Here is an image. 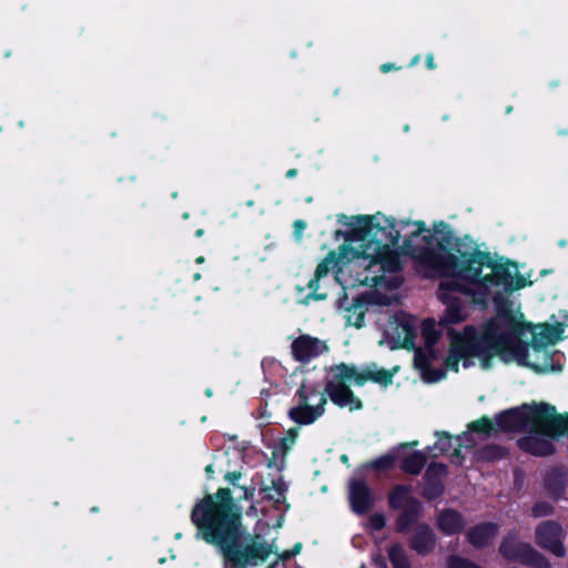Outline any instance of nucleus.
I'll return each instance as SVG.
<instances>
[{
  "mask_svg": "<svg viewBox=\"0 0 568 568\" xmlns=\"http://www.w3.org/2000/svg\"><path fill=\"white\" fill-rule=\"evenodd\" d=\"M241 490L243 491V498L244 499H251L254 496V488L248 489L246 487H241Z\"/></svg>",
  "mask_w": 568,
  "mask_h": 568,
  "instance_id": "473e14b6",
  "label": "nucleus"
},
{
  "mask_svg": "<svg viewBox=\"0 0 568 568\" xmlns=\"http://www.w3.org/2000/svg\"><path fill=\"white\" fill-rule=\"evenodd\" d=\"M426 63H427V67L429 69H434L435 68L434 58H433L432 54L427 55Z\"/></svg>",
  "mask_w": 568,
  "mask_h": 568,
  "instance_id": "72a5a7b5",
  "label": "nucleus"
},
{
  "mask_svg": "<svg viewBox=\"0 0 568 568\" xmlns=\"http://www.w3.org/2000/svg\"><path fill=\"white\" fill-rule=\"evenodd\" d=\"M497 531V525L491 523L481 524L469 530L468 540L473 546L477 548L485 547L494 539Z\"/></svg>",
  "mask_w": 568,
  "mask_h": 568,
  "instance_id": "f3484780",
  "label": "nucleus"
},
{
  "mask_svg": "<svg viewBox=\"0 0 568 568\" xmlns=\"http://www.w3.org/2000/svg\"><path fill=\"white\" fill-rule=\"evenodd\" d=\"M426 463L425 454L420 452H415L408 456H406L402 463V469L406 473L417 475L423 469Z\"/></svg>",
  "mask_w": 568,
  "mask_h": 568,
  "instance_id": "aec40b11",
  "label": "nucleus"
},
{
  "mask_svg": "<svg viewBox=\"0 0 568 568\" xmlns=\"http://www.w3.org/2000/svg\"><path fill=\"white\" fill-rule=\"evenodd\" d=\"M256 510H257V509H256V507L253 505V506H251V508L248 509L247 515H248V516H250V515H252V514L256 515Z\"/></svg>",
  "mask_w": 568,
  "mask_h": 568,
  "instance_id": "ea45409f",
  "label": "nucleus"
},
{
  "mask_svg": "<svg viewBox=\"0 0 568 568\" xmlns=\"http://www.w3.org/2000/svg\"><path fill=\"white\" fill-rule=\"evenodd\" d=\"M446 474V466L444 464H430L426 470L425 478L426 480L435 479L440 480V478Z\"/></svg>",
  "mask_w": 568,
  "mask_h": 568,
  "instance_id": "393cba45",
  "label": "nucleus"
},
{
  "mask_svg": "<svg viewBox=\"0 0 568 568\" xmlns=\"http://www.w3.org/2000/svg\"><path fill=\"white\" fill-rule=\"evenodd\" d=\"M398 368V366H394L392 369H385L374 363L362 368L346 364L336 365L327 373L325 390L335 405L349 410L361 409L362 402L349 387L352 385L363 386L368 381L388 386Z\"/></svg>",
  "mask_w": 568,
  "mask_h": 568,
  "instance_id": "39448f33",
  "label": "nucleus"
},
{
  "mask_svg": "<svg viewBox=\"0 0 568 568\" xmlns=\"http://www.w3.org/2000/svg\"><path fill=\"white\" fill-rule=\"evenodd\" d=\"M388 557L394 568H409L406 551L400 545H393L388 550Z\"/></svg>",
  "mask_w": 568,
  "mask_h": 568,
  "instance_id": "412c9836",
  "label": "nucleus"
},
{
  "mask_svg": "<svg viewBox=\"0 0 568 568\" xmlns=\"http://www.w3.org/2000/svg\"><path fill=\"white\" fill-rule=\"evenodd\" d=\"M192 521L197 527V537L219 547L224 568H247L264 562L276 551L273 544L260 535L242 537L241 509L234 504L231 491L220 488L197 503L192 511Z\"/></svg>",
  "mask_w": 568,
  "mask_h": 568,
  "instance_id": "20e7f679",
  "label": "nucleus"
},
{
  "mask_svg": "<svg viewBox=\"0 0 568 568\" xmlns=\"http://www.w3.org/2000/svg\"><path fill=\"white\" fill-rule=\"evenodd\" d=\"M284 516L283 514L278 517L276 524L274 525L275 528H281L283 526Z\"/></svg>",
  "mask_w": 568,
  "mask_h": 568,
  "instance_id": "c9c22d12",
  "label": "nucleus"
},
{
  "mask_svg": "<svg viewBox=\"0 0 568 568\" xmlns=\"http://www.w3.org/2000/svg\"><path fill=\"white\" fill-rule=\"evenodd\" d=\"M437 442L433 447H429V453L434 456L443 453H448L453 447V439L446 433H436Z\"/></svg>",
  "mask_w": 568,
  "mask_h": 568,
  "instance_id": "5701e85b",
  "label": "nucleus"
},
{
  "mask_svg": "<svg viewBox=\"0 0 568 568\" xmlns=\"http://www.w3.org/2000/svg\"><path fill=\"white\" fill-rule=\"evenodd\" d=\"M454 457H455L456 459H458V458H459V449H458V448H454Z\"/></svg>",
  "mask_w": 568,
  "mask_h": 568,
  "instance_id": "37998d69",
  "label": "nucleus"
},
{
  "mask_svg": "<svg viewBox=\"0 0 568 568\" xmlns=\"http://www.w3.org/2000/svg\"><path fill=\"white\" fill-rule=\"evenodd\" d=\"M337 221L349 227L342 234L345 243L338 252H329L317 265L314 278L304 300H324L326 293H317L320 281L335 270V281L344 291L355 286H369V291L353 297L351 305L341 301L339 308L348 325L362 327L365 313L373 305H389L397 298L396 290L402 284L399 255L393 247L403 236L407 239L409 224L414 221H395L382 213L374 215L341 214Z\"/></svg>",
  "mask_w": 568,
  "mask_h": 568,
  "instance_id": "f03ea898",
  "label": "nucleus"
},
{
  "mask_svg": "<svg viewBox=\"0 0 568 568\" xmlns=\"http://www.w3.org/2000/svg\"><path fill=\"white\" fill-rule=\"evenodd\" d=\"M326 402L325 393L304 383L298 389V404L291 408L290 417L297 424H312L324 414Z\"/></svg>",
  "mask_w": 568,
  "mask_h": 568,
  "instance_id": "1a4fd4ad",
  "label": "nucleus"
},
{
  "mask_svg": "<svg viewBox=\"0 0 568 568\" xmlns=\"http://www.w3.org/2000/svg\"><path fill=\"white\" fill-rule=\"evenodd\" d=\"M418 61H419V55H416V57L412 60V63H410V64H412V65H415V64H417V63H418Z\"/></svg>",
  "mask_w": 568,
  "mask_h": 568,
  "instance_id": "79ce46f5",
  "label": "nucleus"
},
{
  "mask_svg": "<svg viewBox=\"0 0 568 568\" xmlns=\"http://www.w3.org/2000/svg\"><path fill=\"white\" fill-rule=\"evenodd\" d=\"M296 174H297V171H296L295 169H291V170H288V171L286 172V176H287L288 179H292V178L296 176Z\"/></svg>",
  "mask_w": 568,
  "mask_h": 568,
  "instance_id": "e433bc0d",
  "label": "nucleus"
},
{
  "mask_svg": "<svg viewBox=\"0 0 568 568\" xmlns=\"http://www.w3.org/2000/svg\"><path fill=\"white\" fill-rule=\"evenodd\" d=\"M376 564L381 567V568H386V562L383 558H379V559H376Z\"/></svg>",
  "mask_w": 568,
  "mask_h": 568,
  "instance_id": "58836bf2",
  "label": "nucleus"
},
{
  "mask_svg": "<svg viewBox=\"0 0 568 568\" xmlns=\"http://www.w3.org/2000/svg\"><path fill=\"white\" fill-rule=\"evenodd\" d=\"M499 551L508 560H520L537 568H549V564L544 556L529 544L517 541L511 535L504 538Z\"/></svg>",
  "mask_w": 568,
  "mask_h": 568,
  "instance_id": "9b49d317",
  "label": "nucleus"
},
{
  "mask_svg": "<svg viewBox=\"0 0 568 568\" xmlns=\"http://www.w3.org/2000/svg\"><path fill=\"white\" fill-rule=\"evenodd\" d=\"M196 262H197V263H203V262H204V257H203V256L197 257V258H196Z\"/></svg>",
  "mask_w": 568,
  "mask_h": 568,
  "instance_id": "a18cd8bd",
  "label": "nucleus"
},
{
  "mask_svg": "<svg viewBox=\"0 0 568 568\" xmlns=\"http://www.w3.org/2000/svg\"><path fill=\"white\" fill-rule=\"evenodd\" d=\"M205 471L209 477H212L213 473H214V469H213V465H207L205 467Z\"/></svg>",
  "mask_w": 568,
  "mask_h": 568,
  "instance_id": "4c0bfd02",
  "label": "nucleus"
},
{
  "mask_svg": "<svg viewBox=\"0 0 568 568\" xmlns=\"http://www.w3.org/2000/svg\"><path fill=\"white\" fill-rule=\"evenodd\" d=\"M549 490L550 493L554 495V496H558L559 495V490L558 489H552L550 486H549Z\"/></svg>",
  "mask_w": 568,
  "mask_h": 568,
  "instance_id": "a19ab883",
  "label": "nucleus"
},
{
  "mask_svg": "<svg viewBox=\"0 0 568 568\" xmlns=\"http://www.w3.org/2000/svg\"><path fill=\"white\" fill-rule=\"evenodd\" d=\"M361 568H365V566H361Z\"/></svg>",
  "mask_w": 568,
  "mask_h": 568,
  "instance_id": "8fccbe9b",
  "label": "nucleus"
},
{
  "mask_svg": "<svg viewBox=\"0 0 568 568\" xmlns=\"http://www.w3.org/2000/svg\"><path fill=\"white\" fill-rule=\"evenodd\" d=\"M389 505L394 509H402L396 520V530L406 531L418 518L422 511V504L410 496V489L406 486H396L389 494Z\"/></svg>",
  "mask_w": 568,
  "mask_h": 568,
  "instance_id": "9d476101",
  "label": "nucleus"
},
{
  "mask_svg": "<svg viewBox=\"0 0 568 568\" xmlns=\"http://www.w3.org/2000/svg\"><path fill=\"white\" fill-rule=\"evenodd\" d=\"M286 491L287 485L280 474L264 480L260 489L263 499L273 503L276 507L284 505L285 510L288 509V505L285 504Z\"/></svg>",
  "mask_w": 568,
  "mask_h": 568,
  "instance_id": "2eb2a0df",
  "label": "nucleus"
},
{
  "mask_svg": "<svg viewBox=\"0 0 568 568\" xmlns=\"http://www.w3.org/2000/svg\"><path fill=\"white\" fill-rule=\"evenodd\" d=\"M386 519L383 514H373L366 524L369 531H378L385 527Z\"/></svg>",
  "mask_w": 568,
  "mask_h": 568,
  "instance_id": "bb28decb",
  "label": "nucleus"
},
{
  "mask_svg": "<svg viewBox=\"0 0 568 568\" xmlns=\"http://www.w3.org/2000/svg\"><path fill=\"white\" fill-rule=\"evenodd\" d=\"M175 538H178V539H179V538H181V534H180V532H179V534H176V535H175Z\"/></svg>",
  "mask_w": 568,
  "mask_h": 568,
  "instance_id": "de8ad7c7",
  "label": "nucleus"
},
{
  "mask_svg": "<svg viewBox=\"0 0 568 568\" xmlns=\"http://www.w3.org/2000/svg\"><path fill=\"white\" fill-rule=\"evenodd\" d=\"M542 417L529 425L524 437L518 440L519 447L534 455L546 456L552 453V438L568 432V415H559L555 407L544 405Z\"/></svg>",
  "mask_w": 568,
  "mask_h": 568,
  "instance_id": "0eeeda50",
  "label": "nucleus"
},
{
  "mask_svg": "<svg viewBox=\"0 0 568 568\" xmlns=\"http://www.w3.org/2000/svg\"><path fill=\"white\" fill-rule=\"evenodd\" d=\"M427 484H426V487L424 489V495L427 497V498H435L437 496H439L443 491V485L440 483V480H435V479H430V480H426Z\"/></svg>",
  "mask_w": 568,
  "mask_h": 568,
  "instance_id": "a878e982",
  "label": "nucleus"
},
{
  "mask_svg": "<svg viewBox=\"0 0 568 568\" xmlns=\"http://www.w3.org/2000/svg\"><path fill=\"white\" fill-rule=\"evenodd\" d=\"M436 545L433 529L427 525H418L410 538V548L419 555L429 554Z\"/></svg>",
  "mask_w": 568,
  "mask_h": 568,
  "instance_id": "dca6fc26",
  "label": "nucleus"
},
{
  "mask_svg": "<svg viewBox=\"0 0 568 568\" xmlns=\"http://www.w3.org/2000/svg\"><path fill=\"white\" fill-rule=\"evenodd\" d=\"M242 474L240 471H230L225 475V480L231 485H236V483L241 479Z\"/></svg>",
  "mask_w": 568,
  "mask_h": 568,
  "instance_id": "7c9ffc66",
  "label": "nucleus"
},
{
  "mask_svg": "<svg viewBox=\"0 0 568 568\" xmlns=\"http://www.w3.org/2000/svg\"><path fill=\"white\" fill-rule=\"evenodd\" d=\"M547 327L546 334L557 333L558 342L568 336V313L560 311L557 315L550 317V323H544Z\"/></svg>",
  "mask_w": 568,
  "mask_h": 568,
  "instance_id": "6ab92c4d",
  "label": "nucleus"
},
{
  "mask_svg": "<svg viewBox=\"0 0 568 568\" xmlns=\"http://www.w3.org/2000/svg\"><path fill=\"white\" fill-rule=\"evenodd\" d=\"M297 436H298L297 428L288 429L286 432V434L284 435V437L281 438V440L276 447L275 454H282V455L287 454V452H290L293 448V446L295 445Z\"/></svg>",
  "mask_w": 568,
  "mask_h": 568,
  "instance_id": "4be33fe9",
  "label": "nucleus"
},
{
  "mask_svg": "<svg viewBox=\"0 0 568 568\" xmlns=\"http://www.w3.org/2000/svg\"><path fill=\"white\" fill-rule=\"evenodd\" d=\"M403 252L410 256L417 268L429 277H439L437 298L445 310L436 322L426 318L420 324L424 348L415 352L414 364L420 377L427 383H436L446 376L445 359L449 352V325H457L469 317L468 305L460 298L464 295L475 305L487 307L493 303L499 307L508 294L531 284L521 275L516 264L496 261L489 252L466 243L445 246L436 236L446 223L433 224V230L422 221L409 224Z\"/></svg>",
  "mask_w": 568,
  "mask_h": 568,
  "instance_id": "f257e3e1",
  "label": "nucleus"
},
{
  "mask_svg": "<svg viewBox=\"0 0 568 568\" xmlns=\"http://www.w3.org/2000/svg\"><path fill=\"white\" fill-rule=\"evenodd\" d=\"M448 568H480L479 566L459 558V557H452L448 561Z\"/></svg>",
  "mask_w": 568,
  "mask_h": 568,
  "instance_id": "c85d7f7f",
  "label": "nucleus"
},
{
  "mask_svg": "<svg viewBox=\"0 0 568 568\" xmlns=\"http://www.w3.org/2000/svg\"><path fill=\"white\" fill-rule=\"evenodd\" d=\"M393 69H395V68H394V65H393V64H390V63H385V64H383V65L381 67V70H382L383 72H388V71H390V70H393Z\"/></svg>",
  "mask_w": 568,
  "mask_h": 568,
  "instance_id": "f704fd0d",
  "label": "nucleus"
},
{
  "mask_svg": "<svg viewBox=\"0 0 568 568\" xmlns=\"http://www.w3.org/2000/svg\"><path fill=\"white\" fill-rule=\"evenodd\" d=\"M292 351L297 361L308 362L325 353L327 346L325 342L316 337L302 335L293 342Z\"/></svg>",
  "mask_w": 568,
  "mask_h": 568,
  "instance_id": "4468645a",
  "label": "nucleus"
},
{
  "mask_svg": "<svg viewBox=\"0 0 568 568\" xmlns=\"http://www.w3.org/2000/svg\"><path fill=\"white\" fill-rule=\"evenodd\" d=\"M203 233H204V231H203L202 229H199V230L196 231L195 235L200 237V236H202V235H203Z\"/></svg>",
  "mask_w": 568,
  "mask_h": 568,
  "instance_id": "c03bdc74",
  "label": "nucleus"
},
{
  "mask_svg": "<svg viewBox=\"0 0 568 568\" xmlns=\"http://www.w3.org/2000/svg\"><path fill=\"white\" fill-rule=\"evenodd\" d=\"M194 278H195V280H199V278H200V274H199V273H196V274L194 275Z\"/></svg>",
  "mask_w": 568,
  "mask_h": 568,
  "instance_id": "49530a36",
  "label": "nucleus"
},
{
  "mask_svg": "<svg viewBox=\"0 0 568 568\" xmlns=\"http://www.w3.org/2000/svg\"><path fill=\"white\" fill-rule=\"evenodd\" d=\"M378 325L383 332L379 344H386L390 348L415 346V320L407 314H394L378 318Z\"/></svg>",
  "mask_w": 568,
  "mask_h": 568,
  "instance_id": "6e6552de",
  "label": "nucleus"
},
{
  "mask_svg": "<svg viewBox=\"0 0 568 568\" xmlns=\"http://www.w3.org/2000/svg\"><path fill=\"white\" fill-rule=\"evenodd\" d=\"M348 498L352 510L356 514H365L374 506L376 500L372 489L359 478H353L349 480Z\"/></svg>",
  "mask_w": 568,
  "mask_h": 568,
  "instance_id": "ddd939ff",
  "label": "nucleus"
},
{
  "mask_svg": "<svg viewBox=\"0 0 568 568\" xmlns=\"http://www.w3.org/2000/svg\"><path fill=\"white\" fill-rule=\"evenodd\" d=\"M565 531L560 524L546 520L540 523L535 532L536 542L541 548L550 551L557 557H564L566 549L562 545Z\"/></svg>",
  "mask_w": 568,
  "mask_h": 568,
  "instance_id": "f8f14e48",
  "label": "nucleus"
},
{
  "mask_svg": "<svg viewBox=\"0 0 568 568\" xmlns=\"http://www.w3.org/2000/svg\"><path fill=\"white\" fill-rule=\"evenodd\" d=\"M395 462V457L390 454L381 456L379 458L372 460L365 465L366 469L386 470L389 469Z\"/></svg>",
  "mask_w": 568,
  "mask_h": 568,
  "instance_id": "b1692460",
  "label": "nucleus"
},
{
  "mask_svg": "<svg viewBox=\"0 0 568 568\" xmlns=\"http://www.w3.org/2000/svg\"><path fill=\"white\" fill-rule=\"evenodd\" d=\"M206 394H207V396H211V390H210V389H207V390H206Z\"/></svg>",
  "mask_w": 568,
  "mask_h": 568,
  "instance_id": "09e8293b",
  "label": "nucleus"
},
{
  "mask_svg": "<svg viewBox=\"0 0 568 568\" xmlns=\"http://www.w3.org/2000/svg\"><path fill=\"white\" fill-rule=\"evenodd\" d=\"M301 548H302L301 544H296L292 551H284L282 554L281 558L282 559H287L291 556L298 554L301 551Z\"/></svg>",
  "mask_w": 568,
  "mask_h": 568,
  "instance_id": "2f4dec72",
  "label": "nucleus"
},
{
  "mask_svg": "<svg viewBox=\"0 0 568 568\" xmlns=\"http://www.w3.org/2000/svg\"><path fill=\"white\" fill-rule=\"evenodd\" d=\"M552 514V507L550 504L546 501L537 503L532 507V516L534 517H545Z\"/></svg>",
  "mask_w": 568,
  "mask_h": 568,
  "instance_id": "cd10ccee",
  "label": "nucleus"
},
{
  "mask_svg": "<svg viewBox=\"0 0 568 568\" xmlns=\"http://www.w3.org/2000/svg\"><path fill=\"white\" fill-rule=\"evenodd\" d=\"M306 229V223L302 220H296L294 222V233L297 239H301L304 230Z\"/></svg>",
  "mask_w": 568,
  "mask_h": 568,
  "instance_id": "c756f323",
  "label": "nucleus"
},
{
  "mask_svg": "<svg viewBox=\"0 0 568 568\" xmlns=\"http://www.w3.org/2000/svg\"><path fill=\"white\" fill-rule=\"evenodd\" d=\"M544 403L529 406L524 405L518 408H513L499 414L495 422L483 417L469 426V432L464 433L462 436L455 438L458 447H471L477 444V439L473 436L476 434L477 437L483 439L486 436H490L500 430L503 432H520L527 429L529 425H535L544 416L542 408Z\"/></svg>",
  "mask_w": 568,
  "mask_h": 568,
  "instance_id": "423d86ee",
  "label": "nucleus"
},
{
  "mask_svg": "<svg viewBox=\"0 0 568 568\" xmlns=\"http://www.w3.org/2000/svg\"><path fill=\"white\" fill-rule=\"evenodd\" d=\"M465 521L460 514L455 510H445L438 517L439 529L447 534L453 535L463 529Z\"/></svg>",
  "mask_w": 568,
  "mask_h": 568,
  "instance_id": "a211bd4d",
  "label": "nucleus"
},
{
  "mask_svg": "<svg viewBox=\"0 0 568 568\" xmlns=\"http://www.w3.org/2000/svg\"><path fill=\"white\" fill-rule=\"evenodd\" d=\"M496 310L497 315L480 328L466 325L448 331L450 346L445 363L452 372L474 366L487 371L497 357L538 373L562 369L559 356L549 352V347L558 343L557 333L546 334L545 325L526 323L521 312L506 307L505 300Z\"/></svg>",
  "mask_w": 568,
  "mask_h": 568,
  "instance_id": "7ed1b4c3",
  "label": "nucleus"
}]
</instances>
